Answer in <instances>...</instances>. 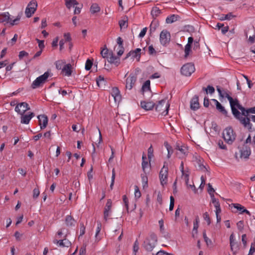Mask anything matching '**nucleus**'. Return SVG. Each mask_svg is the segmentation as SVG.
I'll return each mask as SVG.
<instances>
[{"mask_svg": "<svg viewBox=\"0 0 255 255\" xmlns=\"http://www.w3.org/2000/svg\"><path fill=\"white\" fill-rule=\"evenodd\" d=\"M238 109L241 111L242 114H240V118L237 119L240 120L241 123L245 128H248L250 131H251L252 125L250 123V118L248 117L249 113L255 114V106L248 110H246L245 108L239 104V106L237 107V110Z\"/></svg>", "mask_w": 255, "mask_h": 255, "instance_id": "nucleus-1", "label": "nucleus"}, {"mask_svg": "<svg viewBox=\"0 0 255 255\" xmlns=\"http://www.w3.org/2000/svg\"><path fill=\"white\" fill-rule=\"evenodd\" d=\"M217 91L220 96L222 98H226L229 100L232 112L234 116L236 118H240V112L237 110V107L238 106H239V103L238 100H234L226 91H222L219 88L217 89Z\"/></svg>", "mask_w": 255, "mask_h": 255, "instance_id": "nucleus-2", "label": "nucleus"}, {"mask_svg": "<svg viewBox=\"0 0 255 255\" xmlns=\"http://www.w3.org/2000/svg\"><path fill=\"white\" fill-rule=\"evenodd\" d=\"M169 106L166 100L164 99L159 101L157 104H155L154 107L156 111L160 112L162 115L165 116L168 114Z\"/></svg>", "mask_w": 255, "mask_h": 255, "instance_id": "nucleus-3", "label": "nucleus"}, {"mask_svg": "<svg viewBox=\"0 0 255 255\" xmlns=\"http://www.w3.org/2000/svg\"><path fill=\"white\" fill-rule=\"evenodd\" d=\"M223 137L228 144H232L236 139V134L231 128H227L223 132Z\"/></svg>", "mask_w": 255, "mask_h": 255, "instance_id": "nucleus-4", "label": "nucleus"}, {"mask_svg": "<svg viewBox=\"0 0 255 255\" xmlns=\"http://www.w3.org/2000/svg\"><path fill=\"white\" fill-rule=\"evenodd\" d=\"M50 74L48 72H45L43 75L37 77L31 84L32 89H36L44 84L47 80Z\"/></svg>", "mask_w": 255, "mask_h": 255, "instance_id": "nucleus-5", "label": "nucleus"}, {"mask_svg": "<svg viewBox=\"0 0 255 255\" xmlns=\"http://www.w3.org/2000/svg\"><path fill=\"white\" fill-rule=\"evenodd\" d=\"M175 149L178 151L176 152V154L180 158H185L188 154V150L187 147L184 144L177 142Z\"/></svg>", "mask_w": 255, "mask_h": 255, "instance_id": "nucleus-6", "label": "nucleus"}, {"mask_svg": "<svg viewBox=\"0 0 255 255\" xmlns=\"http://www.w3.org/2000/svg\"><path fill=\"white\" fill-rule=\"evenodd\" d=\"M195 70L194 65L192 63H187L181 68V73L185 76H190Z\"/></svg>", "mask_w": 255, "mask_h": 255, "instance_id": "nucleus-7", "label": "nucleus"}, {"mask_svg": "<svg viewBox=\"0 0 255 255\" xmlns=\"http://www.w3.org/2000/svg\"><path fill=\"white\" fill-rule=\"evenodd\" d=\"M168 168L167 164L164 162V165L159 173L160 183L162 186L166 184L167 182Z\"/></svg>", "mask_w": 255, "mask_h": 255, "instance_id": "nucleus-8", "label": "nucleus"}, {"mask_svg": "<svg viewBox=\"0 0 255 255\" xmlns=\"http://www.w3.org/2000/svg\"><path fill=\"white\" fill-rule=\"evenodd\" d=\"M37 6V3L36 0H32L29 2L26 7L25 13L27 17H30L35 12Z\"/></svg>", "mask_w": 255, "mask_h": 255, "instance_id": "nucleus-9", "label": "nucleus"}, {"mask_svg": "<svg viewBox=\"0 0 255 255\" xmlns=\"http://www.w3.org/2000/svg\"><path fill=\"white\" fill-rule=\"evenodd\" d=\"M170 34L167 30H163L159 37V40L161 44L164 46H166L169 44L170 41Z\"/></svg>", "mask_w": 255, "mask_h": 255, "instance_id": "nucleus-10", "label": "nucleus"}, {"mask_svg": "<svg viewBox=\"0 0 255 255\" xmlns=\"http://www.w3.org/2000/svg\"><path fill=\"white\" fill-rule=\"evenodd\" d=\"M230 245L231 250L233 252V254L236 255L239 249V246L238 242L236 241L235 236L234 234H232L230 237Z\"/></svg>", "mask_w": 255, "mask_h": 255, "instance_id": "nucleus-11", "label": "nucleus"}, {"mask_svg": "<svg viewBox=\"0 0 255 255\" xmlns=\"http://www.w3.org/2000/svg\"><path fill=\"white\" fill-rule=\"evenodd\" d=\"M29 110H30V107L28 104L26 102L19 103L15 108V111L20 115L24 114L26 111Z\"/></svg>", "mask_w": 255, "mask_h": 255, "instance_id": "nucleus-12", "label": "nucleus"}, {"mask_svg": "<svg viewBox=\"0 0 255 255\" xmlns=\"http://www.w3.org/2000/svg\"><path fill=\"white\" fill-rule=\"evenodd\" d=\"M66 235L64 236V237L65 238ZM53 243L56 244L59 247H67L68 248L71 245V242L66 238H64L63 240H59L55 239L53 241Z\"/></svg>", "mask_w": 255, "mask_h": 255, "instance_id": "nucleus-13", "label": "nucleus"}, {"mask_svg": "<svg viewBox=\"0 0 255 255\" xmlns=\"http://www.w3.org/2000/svg\"><path fill=\"white\" fill-rule=\"evenodd\" d=\"M112 205V202L111 199L108 200L104 211V220L107 221L109 219L111 213V208Z\"/></svg>", "mask_w": 255, "mask_h": 255, "instance_id": "nucleus-14", "label": "nucleus"}, {"mask_svg": "<svg viewBox=\"0 0 255 255\" xmlns=\"http://www.w3.org/2000/svg\"><path fill=\"white\" fill-rule=\"evenodd\" d=\"M136 80V77L133 74H130L127 78L126 88L127 89L131 90L134 85Z\"/></svg>", "mask_w": 255, "mask_h": 255, "instance_id": "nucleus-15", "label": "nucleus"}, {"mask_svg": "<svg viewBox=\"0 0 255 255\" xmlns=\"http://www.w3.org/2000/svg\"><path fill=\"white\" fill-rule=\"evenodd\" d=\"M111 96L114 98L115 102H120L121 100V95L119 89L117 87L112 88L111 92Z\"/></svg>", "mask_w": 255, "mask_h": 255, "instance_id": "nucleus-16", "label": "nucleus"}, {"mask_svg": "<svg viewBox=\"0 0 255 255\" xmlns=\"http://www.w3.org/2000/svg\"><path fill=\"white\" fill-rule=\"evenodd\" d=\"M37 118L38 119L39 125L40 127V128H45L46 127L48 123V118L47 116L44 115H39L37 117Z\"/></svg>", "mask_w": 255, "mask_h": 255, "instance_id": "nucleus-17", "label": "nucleus"}, {"mask_svg": "<svg viewBox=\"0 0 255 255\" xmlns=\"http://www.w3.org/2000/svg\"><path fill=\"white\" fill-rule=\"evenodd\" d=\"M199 108L198 96L195 95L190 101V108L194 111L197 110Z\"/></svg>", "mask_w": 255, "mask_h": 255, "instance_id": "nucleus-18", "label": "nucleus"}, {"mask_svg": "<svg viewBox=\"0 0 255 255\" xmlns=\"http://www.w3.org/2000/svg\"><path fill=\"white\" fill-rule=\"evenodd\" d=\"M21 123L23 124H28L31 119L34 116L33 113H30L28 115H21Z\"/></svg>", "mask_w": 255, "mask_h": 255, "instance_id": "nucleus-19", "label": "nucleus"}, {"mask_svg": "<svg viewBox=\"0 0 255 255\" xmlns=\"http://www.w3.org/2000/svg\"><path fill=\"white\" fill-rule=\"evenodd\" d=\"M107 59L109 62L114 64L116 66H118L120 63V57L114 55L112 52L109 54V56Z\"/></svg>", "mask_w": 255, "mask_h": 255, "instance_id": "nucleus-20", "label": "nucleus"}, {"mask_svg": "<svg viewBox=\"0 0 255 255\" xmlns=\"http://www.w3.org/2000/svg\"><path fill=\"white\" fill-rule=\"evenodd\" d=\"M156 243L151 242L149 239H146L143 244L145 249L148 252H151L155 247Z\"/></svg>", "mask_w": 255, "mask_h": 255, "instance_id": "nucleus-21", "label": "nucleus"}, {"mask_svg": "<svg viewBox=\"0 0 255 255\" xmlns=\"http://www.w3.org/2000/svg\"><path fill=\"white\" fill-rule=\"evenodd\" d=\"M141 107L146 111L152 110L155 106V104L152 102L141 101L140 102Z\"/></svg>", "mask_w": 255, "mask_h": 255, "instance_id": "nucleus-22", "label": "nucleus"}, {"mask_svg": "<svg viewBox=\"0 0 255 255\" xmlns=\"http://www.w3.org/2000/svg\"><path fill=\"white\" fill-rule=\"evenodd\" d=\"M141 51V49L140 48H136L135 50L133 51H130L129 52H128L127 56L126 58H128L130 56H131L132 58H134L137 57H138V58H140V52Z\"/></svg>", "mask_w": 255, "mask_h": 255, "instance_id": "nucleus-23", "label": "nucleus"}, {"mask_svg": "<svg viewBox=\"0 0 255 255\" xmlns=\"http://www.w3.org/2000/svg\"><path fill=\"white\" fill-rule=\"evenodd\" d=\"M216 106V109L223 115L226 116L227 115V112L225 110V108L216 99L212 100Z\"/></svg>", "mask_w": 255, "mask_h": 255, "instance_id": "nucleus-24", "label": "nucleus"}, {"mask_svg": "<svg viewBox=\"0 0 255 255\" xmlns=\"http://www.w3.org/2000/svg\"><path fill=\"white\" fill-rule=\"evenodd\" d=\"M63 74L66 76L69 77L72 74V66L70 64L65 65L62 70Z\"/></svg>", "mask_w": 255, "mask_h": 255, "instance_id": "nucleus-25", "label": "nucleus"}, {"mask_svg": "<svg viewBox=\"0 0 255 255\" xmlns=\"http://www.w3.org/2000/svg\"><path fill=\"white\" fill-rule=\"evenodd\" d=\"M251 153L250 148L245 147L241 150V156L245 158H249V156Z\"/></svg>", "mask_w": 255, "mask_h": 255, "instance_id": "nucleus-26", "label": "nucleus"}, {"mask_svg": "<svg viewBox=\"0 0 255 255\" xmlns=\"http://www.w3.org/2000/svg\"><path fill=\"white\" fill-rule=\"evenodd\" d=\"M233 205L235 208L237 209L240 212L241 214L246 213V214L250 215V212L248 210H247V209H246L244 208V207L242 205H241V204L237 203V204H233Z\"/></svg>", "mask_w": 255, "mask_h": 255, "instance_id": "nucleus-27", "label": "nucleus"}, {"mask_svg": "<svg viewBox=\"0 0 255 255\" xmlns=\"http://www.w3.org/2000/svg\"><path fill=\"white\" fill-rule=\"evenodd\" d=\"M199 219L197 217L193 222V228L192 230V237H194L195 235L198 233V229L199 227Z\"/></svg>", "mask_w": 255, "mask_h": 255, "instance_id": "nucleus-28", "label": "nucleus"}, {"mask_svg": "<svg viewBox=\"0 0 255 255\" xmlns=\"http://www.w3.org/2000/svg\"><path fill=\"white\" fill-rule=\"evenodd\" d=\"M142 168L144 173H146L147 170L149 168L150 164L148 163V161L146 160V157L144 155H142Z\"/></svg>", "mask_w": 255, "mask_h": 255, "instance_id": "nucleus-29", "label": "nucleus"}, {"mask_svg": "<svg viewBox=\"0 0 255 255\" xmlns=\"http://www.w3.org/2000/svg\"><path fill=\"white\" fill-rule=\"evenodd\" d=\"M102 228V224L100 221H97V227L96 228V234H95V242H98L100 240L101 238L98 236Z\"/></svg>", "mask_w": 255, "mask_h": 255, "instance_id": "nucleus-30", "label": "nucleus"}, {"mask_svg": "<svg viewBox=\"0 0 255 255\" xmlns=\"http://www.w3.org/2000/svg\"><path fill=\"white\" fill-rule=\"evenodd\" d=\"M65 5L67 8L70 9L71 7L78 4L76 0H65Z\"/></svg>", "mask_w": 255, "mask_h": 255, "instance_id": "nucleus-31", "label": "nucleus"}, {"mask_svg": "<svg viewBox=\"0 0 255 255\" xmlns=\"http://www.w3.org/2000/svg\"><path fill=\"white\" fill-rule=\"evenodd\" d=\"M101 10V8L99 5L97 3H92L90 7V12L92 14H94L95 13H97L99 12Z\"/></svg>", "mask_w": 255, "mask_h": 255, "instance_id": "nucleus-32", "label": "nucleus"}, {"mask_svg": "<svg viewBox=\"0 0 255 255\" xmlns=\"http://www.w3.org/2000/svg\"><path fill=\"white\" fill-rule=\"evenodd\" d=\"M65 222L68 226H73L75 225V221L69 215H67L65 219Z\"/></svg>", "mask_w": 255, "mask_h": 255, "instance_id": "nucleus-33", "label": "nucleus"}, {"mask_svg": "<svg viewBox=\"0 0 255 255\" xmlns=\"http://www.w3.org/2000/svg\"><path fill=\"white\" fill-rule=\"evenodd\" d=\"M9 19L10 17L8 12L4 13L0 15V22H8Z\"/></svg>", "mask_w": 255, "mask_h": 255, "instance_id": "nucleus-34", "label": "nucleus"}, {"mask_svg": "<svg viewBox=\"0 0 255 255\" xmlns=\"http://www.w3.org/2000/svg\"><path fill=\"white\" fill-rule=\"evenodd\" d=\"M203 90L206 91V93L207 94L208 93L210 94H212L215 92L214 88L213 86H211L210 85L208 86L206 88H203Z\"/></svg>", "mask_w": 255, "mask_h": 255, "instance_id": "nucleus-35", "label": "nucleus"}, {"mask_svg": "<svg viewBox=\"0 0 255 255\" xmlns=\"http://www.w3.org/2000/svg\"><path fill=\"white\" fill-rule=\"evenodd\" d=\"M177 20L176 16L174 15H171L169 16H168L166 19V22L167 23H171Z\"/></svg>", "mask_w": 255, "mask_h": 255, "instance_id": "nucleus-36", "label": "nucleus"}, {"mask_svg": "<svg viewBox=\"0 0 255 255\" xmlns=\"http://www.w3.org/2000/svg\"><path fill=\"white\" fill-rule=\"evenodd\" d=\"M142 89L143 92L150 90V81L147 80L143 84Z\"/></svg>", "mask_w": 255, "mask_h": 255, "instance_id": "nucleus-37", "label": "nucleus"}, {"mask_svg": "<svg viewBox=\"0 0 255 255\" xmlns=\"http://www.w3.org/2000/svg\"><path fill=\"white\" fill-rule=\"evenodd\" d=\"M161 12L160 9L157 7H154L152 8L151 13L153 16H157Z\"/></svg>", "mask_w": 255, "mask_h": 255, "instance_id": "nucleus-38", "label": "nucleus"}, {"mask_svg": "<svg viewBox=\"0 0 255 255\" xmlns=\"http://www.w3.org/2000/svg\"><path fill=\"white\" fill-rule=\"evenodd\" d=\"M182 178L185 181L186 184H188L189 181V173L188 171H184L182 172Z\"/></svg>", "mask_w": 255, "mask_h": 255, "instance_id": "nucleus-39", "label": "nucleus"}, {"mask_svg": "<svg viewBox=\"0 0 255 255\" xmlns=\"http://www.w3.org/2000/svg\"><path fill=\"white\" fill-rule=\"evenodd\" d=\"M123 201L128 213V200L126 195L123 196Z\"/></svg>", "mask_w": 255, "mask_h": 255, "instance_id": "nucleus-40", "label": "nucleus"}, {"mask_svg": "<svg viewBox=\"0 0 255 255\" xmlns=\"http://www.w3.org/2000/svg\"><path fill=\"white\" fill-rule=\"evenodd\" d=\"M110 53L109 52V50L107 48L103 49L101 52V54L103 58H108L109 56Z\"/></svg>", "mask_w": 255, "mask_h": 255, "instance_id": "nucleus-41", "label": "nucleus"}, {"mask_svg": "<svg viewBox=\"0 0 255 255\" xmlns=\"http://www.w3.org/2000/svg\"><path fill=\"white\" fill-rule=\"evenodd\" d=\"M191 45L189 44H186L185 46V57L187 58L189 55L190 52H191Z\"/></svg>", "mask_w": 255, "mask_h": 255, "instance_id": "nucleus-42", "label": "nucleus"}, {"mask_svg": "<svg viewBox=\"0 0 255 255\" xmlns=\"http://www.w3.org/2000/svg\"><path fill=\"white\" fill-rule=\"evenodd\" d=\"M164 145L168 151V154L167 155V158H170L171 154L173 153V151H172L171 152H169V149H171V146L168 144L167 142H165Z\"/></svg>", "mask_w": 255, "mask_h": 255, "instance_id": "nucleus-43", "label": "nucleus"}, {"mask_svg": "<svg viewBox=\"0 0 255 255\" xmlns=\"http://www.w3.org/2000/svg\"><path fill=\"white\" fill-rule=\"evenodd\" d=\"M211 200L212 203L214 205L215 208L220 207V204L219 201L215 198L214 196H212L211 197Z\"/></svg>", "mask_w": 255, "mask_h": 255, "instance_id": "nucleus-44", "label": "nucleus"}, {"mask_svg": "<svg viewBox=\"0 0 255 255\" xmlns=\"http://www.w3.org/2000/svg\"><path fill=\"white\" fill-rule=\"evenodd\" d=\"M134 196L136 199L139 198L141 196V193L139 190L137 186L135 185L134 187Z\"/></svg>", "mask_w": 255, "mask_h": 255, "instance_id": "nucleus-45", "label": "nucleus"}, {"mask_svg": "<svg viewBox=\"0 0 255 255\" xmlns=\"http://www.w3.org/2000/svg\"><path fill=\"white\" fill-rule=\"evenodd\" d=\"M93 65V62L90 60L87 59L85 64V69L86 70H90Z\"/></svg>", "mask_w": 255, "mask_h": 255, "instance_id": "nucleus-46", "label": "nucleus"}, {"mask_svg": "<svg viewBox=\"0 0 255 255\" xmlns=\"http://www.w3.org/2000/svg\"><path fill=\"white\" fill-rule=\"evenodd\" d=\"M255 253V243H252L248 255H254Z\"/></svg>", "mask_w": 255, "mask_h": 255, "instance_id": "nucleus-47", "label": "nucleus"}, {"mask_svg": "<svg viewBox=\"0 0 255 255\" xmlns=\"http://www.w3.org/2000/svg\"><path fill=\"white\" fill-rule=\"evenodd\" d=\"M148 179L146 175H142V184L143 188L147 187Z\"/></svg>", "mask_w": 255, "mask_h": 255, "instance_id": "nucleus-48", "label": "nucleus"}, {"mask_svg": "<svg viewBox=\"0 0 255 255\" xmlns=\"http://www.w3.org/2000/svg\"><path fill=\"white\" fill-rule=\"evenodd\" d=\"M203 217L204 220L206 221L207 224L209 225L211 224V220L209 217V214L207 212H206L203 214Z\"/></svg>", "mask_w": 255, "mask_h": 255, "instance_id": "nucleus-49", "label": "nucleus"}, {"mask_svg": "<svg viewBox=\"0 0 255 255\" xmlns=\"http://www.w3.org/2000/svg\"><path fill=\"white\" fill-rule=\"evenodd\" d=\"M115 177H116L115 170L114 168H113L112 170V178H111V183L110 185V188L111 189L113 188V186L114 185V182H115Z\"/></svg>", "mask_w": 255, "mask_h": 255, "instance_id": "nucleus-50", "label": "nucleus"}, {"mask_svg": "<svg viewBox=\"0 0 255 255\" xmlns=\"http://www.w3.org/2000/svg\"><path fill=\"white\" fill-rule=\"evenodd\" d=\"M64 41L66 42H71V37L70 33H65L64 34Z\"/></svg>", "mask_w": 255, "mask_h": 255, "instance_id": "nucleus-51", "label": "nucleus"}, {"mask_svg": "<svg viewBox=\"0 0 255 255\" xmlns=\"http://www.w3.org/2000/svg\"><path fill=\"white\" fill-rule=\"evenodd\" d=\"M153 156V149L151 145L148 149V158L150 160Z\"/></svg>", "mask_w": 255, "mask_h": 255, "instance_id": "nucleus-52", "label": "nucleus"}, {"mask_svg": "<svg viewBox=\"0 0 255 255\" xmlns=\"http://www.w3.org/2000/svg\"><path fill=\"white\" fill-rule=\"evenodd\" d=\"M139 249V244L137 240L135 241L133 245V251L134 254V255H136V253L138 251Z\"/></svg>", "mask_w": 255, "mask_h": 255, "instance_id": "nucleus-53", "label": "nucleus"}, {"mask_svg": "<svg viewBox=\"0 0 255 255\" xmlns=\"http://www.w3.org/2000/svg\"><path fill=\"white\" fill-rule=\"evenodd\" d=\"M174 206V198L172 196L170 197V205L169 209L170 211H172L173 209Z\"/></svg>", "mask_w": 255, "mask_h": 255, "instance_id": "nucleus-54", "label": "nucleus"}, {"mask_svg": "<svg viewBox=\"0 0 255 255\" xmlns=\"http://www.w3.org/2000/svg\"><path fill=\"white\" fill-rule=\"evenodd\" d=\"M17 34H15L13 37L10 40V41L8 42L7 44L11 46L13 45L17 40Z\"/></svg>", "mask_w": 255, "mask_h": 255, "instance_id": "nucleus-55", "label": "nucleus"}, {"mask_svg": "<svg viewBox=\"0 0 255 255\" xmlns=\"http://www.w3.org/2000/svg\"><path fill=\"white\" fill-rule=\"evenodd\" d=\"M208 192L210 195L211 197H212V196H214V192H215V190L210 183L208 184Z\"/></svg>", "mask_w": 255, "mask_h": 255, "instance_id": "nucleus-56", "label": "nucleus"}, {"mask_svg": "<svg viewBox=\"0 0 255 255\" xmlns=\"http://www.w3.org/2000/svg\"><path fill=\"white\" fill-rule=\"evenodd\" d=\"M149 240L151 241L152 242H154V243L156 244L157 241V238L156 235L152 233L150 235L149 239H148Z\"/></svg>", "mask_w": 255, "mask_h": 255, "instance_id": "nucleus-57", "label": "nucleus"}, {"mask_svg": "<svg viewBox=\"0 0 255 255\" xmlns=\"http://www.w3.org/2000/svg\"><path fill=\"white\" fill-rule=\"evenodd\" d=\"M224 18H220L221 20H230L233 17V15L231 13H228L226 15L223 14Z\"/></svg>", "mask_w": 255, "mask_h": 255, "instance_id": "nucleus-58", "label": "nucleus"}, {"mask_svg": "<svg viewBox=\"0 0 255 255\" xmlns=\"http://www.w3.org/2000/svg\"><path fill=\"white\" fill-rule=\"evenodd\" d=\"M203 238H204V241L206 243L207 245H209L211 244L212 243V241L210 239H209L207 237L205 232H203Z\"/></svg>", "mask_w": 255, "mask_h": 255, "instance_id": "nucleus-59", "label": "nucleus"}, {"mask_svg": "<svg viewBox=\"0 0 255 255\" xmlns=\"http://www.w3.org/2000/svg\"><path fill=\"white\" fill-rule=\"evenodd\" d=\"M105 83V79L104 78L101 76H99L97 80V85L100 86V84H102L103 83Z\"/></svg>", "mask_w": 255, "mask_h": 255, "instance_id": "nucleus-60", "label": "nucleus"}, {"mask_svg": "<svg viewBox=\"0 0 255 255\" xmlns=\"http://www.w3.org/2000/svg\"><path fill=\"white\" fill-rule=\"evenodd\" d=\"M124 52V48L123 47H118L117 48V54L119 57L122 56Z\"/></svg>", "mask_w": 255, "mask_h": 255, "instance_id": "nucleus-61", "label": "nucleus"}, {"mask_svg": "<svg viewBox=\"0 0 255 255\" xmlns=\"http://www.w3.org/2000/svg\"><path fill=\"white\" fill-rule=\"evenodd\" d=\"M148 52L150 55H152L156 53V51L152 46V45H150L148 46Z\"/></svg>", "mask_w": 255, "mask_h": 255, "instance_id": "nucleus-62", "label": "nucleus"}, {"mask_svg": "<svg viewBox=\"0 0 255 255\" xmlns=\"http://www.w3.org/2000/svg\"><path fill=\"white\" fill-rule=\"evenodd\" d=\"M40 194L39 190L38 188H34L33 190V197L34 198H36L38 197Z\"/></svg>", "mask_w": 255, "mask_h": 255, "instance_id": "nucleus-63", "label": "nucleus"}, {"mask_svg": "<svg viewBox=\"0 0 255 255\" xmlns=\"http://www.w3.org/2000/svg\"><path fill=\"white\" fill-rule=\"evenodd\" d=\"M86 247H81L79 251V255H86Z\"/></svg>", "mask_w": 255, "mask_h": 255, "instance_id": "nucleus-64", "label": "nucleus"}]
</instances>
